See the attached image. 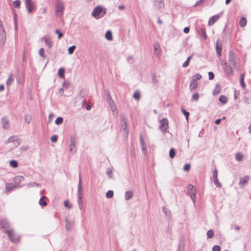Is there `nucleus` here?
Listing matches in <instances>:
<instances>
[{
    "label": "nucleus",
    "mask_w": 251,
    "mask_h": 251,
    "mask_svg": "<svg viewBox=\"0 0 251 251\" xmlns=\"http://www.w3.org/2000/svg\"><path fill=\"white\" fill-rule=\"evenodd\" d=\"M121 123L122 129L123 130L124 136L127 137L128 133V129L127 127V121L123 114L121 115Z\"/></svg>",
    "instance_id": "1"
},
{
    "label": "nucleus",
    "mask_w": 251,
    "mask_h": 251,
    "mask_svg": "<svg viewBox=\"0 0 251 251\" xmlns=\"http://www.w3.org/2000/svg\"><path fill=\"white\" fill-rule=\"evenodd\" d=\"M6 233L7 234L9 240L12 242H16L20 239L19 236L15 233L13 228L7 230Z\"/></svg>",
    "instance_id": "2"
},
{
    "label": "nucleus",
    "mask_w": 251,
    "mask_h": 251,
    "mask_svg": "<svg viewBox=\"0 0 251 251\" xmlns=\"http://www.w3.org/2000/svg\"><path fill=\"white\" fill-rule=\"evenodd\" d=\"M64 9V2L61 0H56L55 6L56 14L58 15H62L63 14Z\"/></svg>",
    "instance_id": "3"
},
{
    "label": "nucleus",
    "mask_w": 251,
    "mask_h": 251,
    "mask_svg": "<svg viewBox=\"0 0 251 251\" xmlns=\"http://www.w3.org/2000/svg\"><path fill=\"white\" fill-rule=\"evenodd\" d=\"M228 59L229 65L235 68L236 66V55L233 51L229 50Z\"/></svg>",
    "instance_id": "4"
},
{
    "label": "nucleus",
    "mask_w": 251,
    "mask_h": 251,
    "mask_svg": "<svg viewBox=\"0 0 251 251\" xmlns=\"http://www.w3.org/2000/svg\"><path fill=\"white\" fill-rule=\"evenodd\" d=\"M0 227L3 229V231L4 233L7 232V230H10L12 228L11 227L9 221L6 219H3L0 222Z\"/></svg>",
    "instance_id": "5"
},
{
    "label": "nucleus",
    "mask_w": 251,
    "mask_h": 251,
    "mask_svg": "<svg viewBox=\"0 0 251 251\" xmlns=\"http://www.w3.org/2000/svg\"><path fill=\"white\" fill-rule=\"evenodd\" d=\"M159 129L164 133L168 132V121L166 118H163L160 121Z\"/></svg>",
    "instance_id": "6"
},
{
    "label": "nucleus",
    "mask_w": 251,
    "mask_h": 251,
    "mask_svg": "<svg viewBox=\"0 0 251 251\" xmlns=\"http://www.w3.org/2000/svg\"><path fill=\"white\" fill-rule=\"evenodd\" d=\"M188 192L191 197L193 201L194 202L196 196V190L195 187L191 184H189L188 186Z\"/></svg>",
    "instance_id": "7"
},
{
    "label": "nucleus",
    "mask_w": 251,
    "mask_h": 251,
    "mask_svg": "<svg viewBox=\"0 0 251 251\" xmlns=\"http://www.w3.org/2000/svg\"><path fill=\"white\" fill-rule=\"evenodd\" d=\"M102 8L100 6H97L94 8L92 12V16L96 19H99L101 17L100 14L102 11Z\"/></svg>",
    "instance_id": "8"
},
{
    "label": "nucleus",
    "mask_w": 251,
    "mask_h": 251,
    "mask_svg": "<svg viewBox=\"0 0 251 251\" xmlns=\"http://www.w3.org/2000/svg\"><path fill=\"white\" fill-rule=\"evenodd\" d=\"M107 100L108 102L109 105L110 107V109L112 110V111L113 112H116V113H117V112L116 111V106L109 94H108L107 96Z\"/></svg>",
    "instance_id": "9"
},
{
    "label": "nucleus",
    "mask_w": 251,
    "mask_h": 251,
    "mask_svg": "<svg viewBox=\"0 0 251 251\" xmlns=\"http://www.w3.org/2000/svg\"><path fill=\"white\" fill-rule=\"evenodd\" d=\"M25 1L28 12L29 13H31L34 8L33 2L32 1V0H25Z\"/></svg>",
    "instance_id": "10"
},
{
    "label": "nucleus",
    "mask_w": 251,
    "mask_h": 251,
    "mask_svg": "<svg viewBox=\"0 0 251 251\" xmlns=\"http://www.w3.org/2000/svg\"><path fill=\"white\" fill-rule=\"evenodd\" d=\"M223 68L226 74L230 75H233L232 68H233L231 65H227L226 63H225Z\"/></svg>",
    "instance_id": "11"
},
{
    "label": "nucleus",
    "mask_w": 251,
    "mask_h": 251,
    "mask_svg": "<svg viewBox=\"0 0 251 251\" xmlns=\"http://www.w3.org/2000/svg\"><path fill=\"white\" fill-rule=\"evenodd\" d=\"M80 173L79 174V182L78 184L77 187V197H82L83 194H82V186L81 184V178L80 176Z\"/></svg>",
    "instance_id": "12"
},
{
    "label": "nucleus",
    "mask_w": 251,
    "mask_h": 251,
    "mask_svg": "<svg viewBox=\"0 0 251 251\" xmlns=\"http://www.w3.org/2000/svg\"><path fill=\"white\" fill-rule=\"evenodd\" d=\"M249 179L250 177L248 176H245L243 178H241L239 181L240 186L242 188L244 187V186L247 184Z\"/></svg>",
    "instance_id": "13"
},
{
    "label": "nucleus",
    "mask_w": 251,
    "mask_h": 251,
    "mask_svg": "<svg viewBox=\"0 0 251 251\" xmlns=\"http://www.w3.org/2000/svg\"><path fill=\"white\" fill-rule=\"evenodd\" d=\"M6 39V35L5 30L0 31V44L3 45Z\"/></svg>",
    "instance_id": "14"
},
{
    "label": "nucleus",
    "mask_w": 251,
    "mask_h": 251,
    "mask_svg": "<svg viewBox=\"0 0 251 251\" xmlns=\"http://www.w3.org/2000/svg\"><path fill=\"white\" fill-rule=\"evenodd\" d=\"M75 137H72L71 138L70 144V146H69L70 151H75Z\"/></svg>",
    "instance_id": "15"
},
{
    "label": "nucleus",
    "mask_w": 251,
    "mask_h": 251,
    "mask_svg": "<svg viewBox=\"0 0 251 251\" xmlns=\"http://www.w3.org/2000/svg\"><path fill=\"white\" fill-rule=\"evenodd\" d=\"M1 125L2 128L4 129H8L9 127V122L5 118H2L1 119Z\"/></svg>",
    "instance_id": "16"
},
{
    "label": "nucleus",
    "mask_w": 251,
    "mask_h": 251,
    "mask_svg": "<svg viewBox=\"0 0 251 251\" xmlns=\"http://www.w3.org/2000/svg\"><path fill=\"white\" fill-rule=\"evenodd\" d=\"M19 187H20V185H17L15 183H7L6 185V190L7 192H9L12 189Z\"/></svg>",
    "instance_id": "17"
},
{
    "label": "nucleus",
    "mask_w": 251,
    "mask_h": 251,
    "mask_svg": "<svg viewBox=\"0 0 251 251\" xmlns=\"http://www.w3.org/2000/svg\"><path fill=\"white\" fill-rule=\"evenodd\" d=\"M24 180V177L21 176H18L14 177V181L17 185H20V183Z\"/></svg>",
    "instance_id": "18"
},
{
    "label": "nucleus",
    "mask_w": 251,
    "mask_h": 251,
    "mask_svg": "<svg viewBox=\"0 0 251 251\" xmlns=\"http://www.w3.org/2000/svg\"><path fill=\"white\" fill-rule=\"evenodd\" d=\"M219 18V16L216 15L214 16H213L211 17L210 19L209 22H208V25H213Z\"/></svg>",
    "instance_id": "19"
},
{
    "label": "nucleus",
    "mask_w": 251,
    "mask_h": 251,
    "mask_svg": "<svg viewBox=\"0 0 251 251\" xmlns=\"http://www.w3.org/2000/svg\"><path fill=\"white\" fill-rule=\"evenodd\" d=\"M43 39L44 40L45 44L49 48H50L52 46V41L51 38L50 37H44Z\"/></svg>",
    "instance_id": "20"
},
{
    "label": "nucleus",
    "mask_w": 251,
    "mask_h": 251,
    "mask_svg": "<svg viewBox=\"0 0 251 251\" xmlns=\"http://www.w3.org/2000/svg\"><path fill=\"white\" fill-rule=\"evenodd\" d=\"M216 51L219 56L222 54V46L221 44L217 42L216 45Z\"/></svg>",
    "instance_id": "21"
},
{
    "label": "nucleus",
    "mask_w": 251,
    "mask_h": 251,
    "mask_svg": "<svg viewBox=\"0 0 251 251\" xmlns=\"http://www.w3.org/2000/svg\"><path fill=\"white\" fill-rule=\"evenodd\" d=\"M162 210L166 217L168 219H170L171 218V213L170 210L165 207H163Z\"/></svg>",
    "instance_id": "22"
},
{
    "label": "nucleus",
    "mask_w": 251,
    "mask_h": 251,
    "mask_svg": "<svg viewBox=\"0 0 251 251\" xmlns=\"http://www.w3.org/2000/svg\"><path fill=\"white\" fill-rule=\"evenodd\" d=\"M154 4L157 8L159 9L164 6L163 0H154Z\"/></svg>",
    "instance_id": "23"
},
{
    "label": "nucleus",
    "mask_w": 251,
    "mask_h": 251,
    "mask_svg": "<svg viewBox=\"0 0 251 251\" xmlns=\"http://www.w3.org/2000/svg\"><path fill=\"white\" fill-rule=\"evenodd\" d=\"M12 76V74H11L6 81V86L8 88H9L11 84L14 81V78H13Z\"/></svg>",
    "instance_id": "24"
},
{
    "label": "nucleus",
    "mask_w": 251,
    "mask_h": 251,
    "mask_svg": "<svg viewBox=\"0 0 251 251\" xmlns=\"http://www.w3.org/2000/svg\"><path fill=\"white\" fill-rule=\"evenodd\" d=\"M198 87V83L193 81H191L190 85V90L192 91L196 90Z\"/></svg>",
    "instance_id": "25"
},
{
    "label": "nucleus",
    "mask_w": 251,
    "mask_h": 251,
    "mask_svg": "<svg viewBox=\"0 0 251 251\" xmlns=\"http://www.w3.org/2000/svg\"><path fill=\"white\" fill-rule=\"evenodd\" d=\"M47 198L46 196L42 197L39 201V204L41 206H46L47 205V202L45 201Z\"/></svg>",
    "instance_id": "26"
},
{
    "label": "nucleus",
    "mask_w": 251,
    "mask_h": 251,
    "mask_svg": "<svg viewBox=\"0 0 251 251\" xmlns=\"http://www.w3.org/2000/svg\"><path fill=\"white\" fill-rule=\"evenodd\" d=\"M194 55V53H193L191 55H190V56H189L187 60L184 62V63L182 65V67L183 68H186V67H187L188 65H189V62H190V60L192 59L193 56Z\"/></svg>",
    "instance_id": "27"
},
{
    "label": "nucleus",
    "mask_w": 251,
    "mask_h": 251,
    "mask_svg": "<svg viewBox=\"0 0 251 251\" xmlns=\"http://www.w3.org/2000/svg\"><path fill=\"white\" fill-rule=\"evenodd\" d=\"M133 194L132 191H127L125 193V199L126 200H129L133 197Z\"/></svg>",
    "instance_id": "28"
},
{
    "label": "nucleus",
    "mask_w": 251,
    "mask_h": 251,
    "mask_svg": "<svg viewBox=\"0 0 251 251\" xmlns=\"http://www.w3.org/2000/svg\"><path fill=\"white\" fill-rule=\"evenodd\" d=\"M65 228L67 230L70 231L71 228V226L73 225V223H71L70 221H69L68 220H66L65 221Z\"/></svg>",
    "instance_id": "29"
},
{
    "label": "nucleus",
    "mask_w": 251,
    "mask_h": 251,
    "mask_svg": "<svg viewBox=\"0 0 251 251\" xmlns=\"http://www.w3.org/2000/svg\"><path fill=\"white\" fill-rule=\"evenodd\" d=\"M244 77L245 74H243L241 75L240 77L241 85L243 89H245L246 87V84L244 82Z\"/></svg>",
    "instance_id": "30"
},
{
    "label": "nucleus",
    "mask_w": 251,
    "mask_h": 251,
    "mask_svg": "<svg viewBox=\"0 0 251 251\" xmlns=\"http://www.w3.org/2000/svg\"><path fill=\"white\" fill-rule=\"evenodd\" d=\"M247 24V20L244 17H242L239 21V25L240 26L244 27Z\"/></svg>",
    "instance_id": "31"
},
{
    "label": "nucleus",
    "mask_w": 251,
    "mask_h": 251,
    "mask_svg": "<svg viewBox=\"0 0 251 251\" xmlns=\"http://www.w3.org/2000/svg\"><path fill=\"white\" fill-rule=\"evenodd\" d=\"M105 38L109 41L112 40V34L110 30H108L106 32Z\"/></svg>",
    "instance_id": "32"
},
{
    "label": "nucleus",
    "mask_w": 251,
    "mask_h": 251,
    "mask_svg": "<svg viewBox=\"0 0 251 251\" xmlns=\"http://www.w3.org/2000/svg\"><path fill=\"white\" fill-rule=\"evenodd\" d=\"M154 50L156 51L157 55H158L160 53V46L158 43H155L154 44Z\"/></svg>",
    "instance_id": "33"
},
{
    "label": "nucleus",
    "mask_w": 251,
    "mask_h": 251,
    "mask_svg": "<svg viewBox=\"0 0 251 251\" xmlns=\"http://www.w3.org/2000/svg\"><path fill=\"white\" fill-rule=\"evenodd\" d=\"M65 70L63 68H60L58 71V75L61 78L64 77Z\"/></svg>",
    "instance_id": "34"
},
{
    "label": "nucleus",
    "mask_w": 251,
    "mask_h": 251,
    "mask_svg": "<svg viewBox=\"0 0 251 251\" xmlns=\"http://www.w3.org/2000/svg\"><path fill=\"white\" fill-rule=\"evenodd\" d=\"M219 100L223 104H226L227 101V98L225 96H221L219 97Z\"/></svg>",
    "instance_id": "35"
},
{
    "label": "nucleus",
    "mask_w": 251,
    "mask_h": 251,
    "mask_svg": "<svg viewBox=\"0 0 251 251\" xmlns=\"http://www.w3.org/2000/svg\"><path fill=\"white\" fill-rule=\"evenodd\" d=\"M11 167L13 168H16L18 166V162L15 160H11L9 162Z\"/></svg>",
    "instance_id": "36"
},
{
    "label": "nucleus",
    "mask_w": 251,
    "mask_h": 251,
    "mask_svg": "<svg viewBox=\"0 0 251 251\" xmlns=\"http://www.w3.org/2000/svg\"><path fill=\"white\" fill-rule=\"evenodd\" d=\"M201 78V75H200V74H196V75H194L192 76V81L196 82V81L197 80H200Z\"/></svg>",
    "instance_id": "37"
},
{
    "label": "nucleus",
    "mask_w": 251,
    "mask_h": 251,
    "mask_svg": "<svg viewBox=\"0 0 251 251\" xmlns=\"http://www.w3.org/2000/svg\"><path fill=\"white\" fill-rule=\"evenodd\" d=\"M133 98L136 100H139L141 98V95H140V92L138 91H136L133 95Z\"/></svg>",
    "instance_id": "38"
},
{
    "label": "nucleus",
    "mask_w": 251,
    "mask_h": 251,
    "mask_svg": "<svg viewBox=\"0 0 251 251\" xmlns=\"http://www.w3.org/2000/svg\"><path fill=\"white\" fill-rule=\"evenodd\" d=\"M214 235V231L213 230H209L207 232V239H210L213 237Z\"/></svg>",
    "instance_id": "39"
},
{
    "label": "nucleus",
    "mask_w": 251,
    "mask_h": 251,
    "mask_svg": "<svg viewBox=\"0 0 251 251\" xmlns=\"http://www.w3.org/2000/svg\"><path fill=\"white\" fill-rule=\"evenodd\" d=\"M39 55H40V56L42 58L44 59V58H46V55L45 54V50H44V49L43 48H41L39 50Z\"/></svg>",
    "instance_id": "40"
},
{
    "label": "nucleus",
    "mask_w": 251,
    "mask_h": 251,
    "mask_svg": "<svg viewBox=\"0 0 251 251\" xmlns=\"http://www.w3.org/2000/svg\"><path fill=\"white\" fill-rule=\"evenodd\" d=\"M200 31H201V36L203 37V38L204 39H206V38H207V35H206V33L205 29L204 28H201L200 29Z\"/></svg>",
    "instance_id": "41"
},
{
    "label": "nucleus",
    "mask_w": 251,
    "mask_h": 251,
    "mask_svg": "<svg viewBox=\"0 0 251 251\" xmlns=\"http://www.w3.org/2000/svg\"><path fill=\"white\" fill-rule=\"evenodd\" d=\"M175 155H176V152H175V149L174 148L171 149L169 152V156H170V158H173L175 156Z\"/></svg>",
    "instance_id": "42"
},
{
    "label": "nucleus",
    "mask_w": 251,
    "mask_h": 251,
    "mask_svg": "<svg viewBox=\"0 0 251 251\" xmlns=\"http://www.w3.org/2000/svg\"><path fill=\"white\" fill-rule=\"evenodd\" d=\"M21 2L19 0H15L13 2V5L15 7L19 8L20 6Z\"/></svg>",
    "instance_id": "43"
},
{
    "label": "nucleus",
    "mask_w": 251,
    "mask_h": 251,
    "mask_svg": "<svg viewBox=\"0 0 251 251\" xmlns=\"http://www.w3.org/2000/svg\"><path fill=\"white\" fill-rule=\"evenodd\" d=\"M235 158L237 161H241L243 158V155L241 153H236Z\"/></svg>",
    "instance_id": "44"
},
{
    "label": "nucleus",
    "mask_w": 251,
    "mask_h": 251,
    "mask_svg": "<svg viewBox=\"0 0 251 251\" xmlns=\"http://www.w3.org/2000/svg\"><path fill=\"white\" fill-rule=\"evenodd\" d=\"M27 186L28 187H34V186H37L39 187L40 186V184L39 183H37L36 182H30L27 184Z\"/></svg>",
    "instance_id": "45"
},
{
    "label": "nucleus",
    "mask_w": 251,
    "mask_h": 251,
    "mask_svg": "<svg viewBox=\"0 0 251 251\" xmlns=\"http://www.w3.org/2000/svg\"><path fill=\"white\" fill-rule=\"evenodd\" d=\"M106 196L107 198H111L113 196V192L112 190H109L106 194Z\"/></svg>",
    "instance_id": "46"
},
{
    "label": "nucleus",
    "mask_w": 251,
    "mask_h": 251,
    "mask_svg": "<svg viewBox=\"0 0 251 251\" xmlns=\"http://www.w3.org/2000/svg\"><path fill=\"white\" fill-rule=\"evenodd\" d=\"M63 118L62 117H59L56 118L55 121V123L56 125H60L63 122Z\"/></svg>",
    "instance_id": "47"
},
{
    "label": "nucleus",
    "mask_w": 251,
    "mask_h": 251,
    "mask_svg": "<svg viewBox=\"0 0 251 251\" xmlns=\"http://www.w3.org/2000/svg\"><path fill=\"white\" fill-rule=\"evenodd\" d=\"M214 184H215V185L218 187V188H220L221 187L222 185L219 182V180L218 179V178H216L215 179H214Z\"/></svg>",
    "instance_id": "48"
},
{
    "label": "nucleus",
    "mask_w": 251,
    "mask_h": 251,
    "mask_svg": "<svg viewBox=\"0 0 251 251\" xmlns=\"http://www.w3.org/2000/svg\"><path fill=\"white\" fill-rule=\"evenodd\" d=\"M75 49V46L74 45L69 47L68 49L69 54H72L74 52Z\"/></svg>",
    "instance_id": "49"
},
{
    "label": "nucleus",
    "mask_w": 251,
    "mask_h": 251,
    "mask_svg": "<svg viewBox=\"0 0 251 251\" xmlns=\"http://www.w3.org/2000/svg\"><path fill=\"white\" fill-rule=\"evenodd\" d=\"M113 171L112 169L110 168H107L106 170V174L108 176H109V178H112V174Z\"/></svg>",
    "instance_id": "50"
},
{
    "label": "nucleus",
    "mask_w": 251,
    "mask_h": 251,
    "mask_svg": "<svg viewBox=\"0 0 251 251\" xmlns=\"http://www.w3.org/2000/svg\"><path fill=\"white\" fill-rule=\"evenodd\" d=\"M192 99L195 100H198L199 99V94L198 93H194L192 96Z\"/></svg>",
    "instance_id": "51"
},
{
    "label": "nucleus",
    "mask_w": 251,
    "mask_h": 251,
    "mask_svg": "<svg viewBox=\"0 0 251 251\" xmlns=\"http://www.w3.org/2000/svg\"><path fill=\"white\" fill-rule=\"evenodd\" d=\"M190 169V164H186L184 165L183 167V170L185 171L188 172Z\"/></svg>",
    "instance_id": "52"
},
{
    "label": "nucleus",
    "mask_w": 251,
    "mask_h": 251,
    "mask_svg": "<svg viewBox=\"0 0 251 251\" xmlns=\"http://www.w3.org/2000/svg\"><path fill=\"white\" fill-rule=\"evenodd\" d=\"M82 197H78V203L79 204V206L80 209H81L82 206Z\"/></svg>",
    "instance_id": "53"
},
{
    "label": "nucleus",
    "mask_w": 251,
    "mask_h": 251,
    "mask_svg": "<svg viewBox=\"0 0 251 251\" xmlns=\"http://www.w3.org/2000/svg\"><path fill=\"white\" fill-rule=\"evenodd\" d=\"M221 248L218 245H215L213 247L212 251H220Z\"/></svg>",
    "instance_id": "54"
},
{
    "label": "nucleus",
    "mask_w": 251,
    "mask_h": 251,
    "mask_svg": "<svg viewBox=\"0 0 251 251\" xmlns=\"http://www.w3.org/2000/svg\"><path fill=\"white\" fill-rule=\"evenodd\" d=\"M55 33L58 34V39H60L63 36V34L60 32L59 29H56L55 30Z\"/></svg>",
    "instance_id": "55"
},
{
    "label": "nucleus",
    "mask_w": 251,
    "mask_h": 251,
    "mask_svg": "<svg viewBox=\"0 0 251 251\" xmlns=\"http://www.w3.org/2000/svg\"><path fill=\"white\" fill-rule=\"evenodd\" d=\"M64 205L66 207L68 208L69 209L71 208V206L69 204V201L68 200H66L64 201Z\"/></svg>",
    "instance_id": "56"
},
{
    "label": "nucleus",
    "mask_w": 251,
    "mask_h": 251,
    "mask_svg": "<svg viewBox=\"0 0 251 251\" xmlns=\"http://www.w3.org/2000/svg\"><path fill=\"white\" fill-rule=\"evenodd\" d=\"M182 112H183V114L185 116L186 119L187 120H188L189 115V113L188 112H187L186 111H185L184 109H182Z\"/></svg>",
    "instance_id": "57"
},
{
    "label": "nucleus",
    "mask_w": 251,
    "mask_h": 251,
    "mask_svg": "<svg viewBox=\"0 0 251 251\" xmlns=\"http://www.w3.org/2000/svg\"><path fill=\"white\" fill-rule=\"evenodd\" d=\"M57 140V136L56 135H54L52 136L50 138V141L52 142H56Z\"/></svg>",
    "instance_id": "58"
},
{
    "label": "nucleus",
    "mask_w": 251,
    "mask_h": 251,
    "mask_svg": "<svg viewBox=\"0 0 251 251\" xmlns=\"http://www.w3.org/2000/svg\"><path fill=\"white\" fill-rule=\"evenodd\" d=\"M140 143L141 146H144L146 145L143 137L142 136L140 137Z\"/></svg>",
    "instance_id": "59"
},
{
    "label": "nucleus",
    "mask_w": 251,
    "mask_h": 251,
    "mask_svg": "<svg viewBox=\"0 0 251 251\" xmlns=\"http://www.w3.org/2000/svg\"><path fill=\"white\" fill-rule=\"evenodd\" d=\"M208 76L210 80H212L214 77V74L212 72H210L208 73Z\"/></svg>",
    "instance_id": "60"
},
{
    "label": "nucleus",
    "mask_w": 251,
    "mask_h": 251,
    "mask_svg": "<svg viewBox=\"0 0 251 251\" xmlns=\"http://www.w3.org/2000/svg\"><path fill=\"white\" fill-rule=\"evenodd\" d=\"M14 24H15V30H17L18 27H17V17L15 15L14 16Z\"/></svg>",
    "instance_id": "61"
},
{
    "label": "nucleus",
    "mask_w": 251,
    "mask_h": 251,
    "mask_svg": "<svg viewBox=\"0 0 251 251\" xmlns=\"http://www.w3.org/2000/svg\"><path fill=\"white\" fill-rule=\"evenodd\" d=\"M213 176L214 179L218 178V171L215 169L213 172Z\"/></svg>",
    "instance_id": "62"
},
{
    "label": "nucleus",
    "mask_w": 251,
    "mask_h": 251,
    "mask_svg": "<svg viewBox=\"0 0 251 251\" xmlns=\"http://www.w3.org/2000/svg\"><path fill=\"white\" fill-rule=\"evenodd\" d=\"M141 147H142V151L143 152L144 154H146L147 153L146 145H145L144 146H141Z\"/></svg>",
    "instance_id": "63"
},
{
    "label": "nucleus",
    "mask_w": 251,
    "mask_h": 251,
    "mask_svg": "<svg viewBox=\"0 0 251 251\" xmlns=\"http://www.w3.org/2000/svg\"><path fill=\"white\" fill-rule=\"evenodd\" d=\"M190 31V28L189 27H186L184 28L183 31L185 33H188Z\"/></svg>",
    "instance_id": "64"
}]
</instances>
